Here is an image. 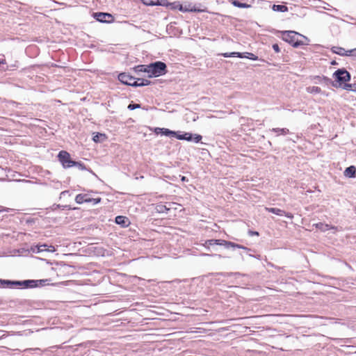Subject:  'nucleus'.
I'll list each match as a JSON object with an SVG mask.
<instances>
[{
	"label": "nucleus",
	"instance_id": "1",
	"mask_svg": "<svg viewBox=\"0 0 356 356\" xmlns=\"http://www.w3.org/2000/svg\"><path fill=\"white\" fill-rule=\"evenodd\" d=\"M47 280H26L23 282L19 281H10V280H0V287L3 288H15V287H33L38 286V282L42 284V282H45Z\"/></svg>",
	"mask_w": 356,
	"mask_h": 356
},
{
	"label": "nucleus",
	"instance_id": "2",
	"mask_svg": "<svg viewBox=\"0 0 356 356\" xmlns=\"http://www.w3.org/2000/svg\"><path fill=\"white\" fill-rule=\"evenodd\" d=\"M299 38H302L305 40H307V38L296 31H284L282 32V38L285 42L291 44L294 47H298L300 45L305 44V42L299 39Z\"/></svg>",
	"mask_w": 356,
	"mask_h": 356
},
{
	"label": "nucleus",
	"instance_id": "3",
	"mask_svg": "<svg viewBox=\"0 0 356 356\" xmlns=\"http://www.w3.org/2000/svg\"><path fill=\"white\" fill-rule=\"evenodd\" d=\"M333 77L334 78L333 86L334 87H341L343 85L347 84L346 82L350 80V75L346 70L340 69L333 74Z\"/></svg>",
	"mask_w": 356,
	"mask_h": 356
},
{
	"label": "nucleus",
	"instance_id": "4",
	"mask_svg": "<svg viewBox=\"0 0 356 356\" xmlns=\"http://www.w3.org/2000/svg\"><path fill=\"white\" fill-rule=\"evenodd\" d=\"M149 67V77H157L166 73V65L161 61L151 63Z\"/></svg>",
	"mask_w": 356,
	"mask_h": 356
},
{
	"label": "nucleus",
	"instance_id": "5",
	"mask_svg": "<svg viewBox=\"0 0 356 356\" xmlns=\"http://www.w3.org/2000/svg\"><path fill=\"white\" fill-rule=\"evenodd\" d=\"M58 160L65 168H70L75 164V161L70 158V154L66 151H60L58 155Z\"/></svg>",
	"mask_w": 356,
	"mask_h": 356
},
{
	"label": "nucleus",
	"instance_id": "6",
	"mask_svg": "<svg viewBox=\"0 0 356 356\" xmlns=\"http://www.w3.org/2000/svg\"><path fill=\"white\" fill-rule=\"evenodd\" d=\"M75 201L78 204L92 202L93 204H96L101 201V198L91 199L88 197L87 194H79L76 196Z\"/></svg>",
	"mask_w": 356,
	"mask_h": 356
},
{
	"label": "nucleus",
	"instance_id": "7",
	"mask_svg": "<svg viewBox=\"0 0 356 356\" xmlns=\"http://www.w3.org/2000/svg\"><path fill=\"white\" fill-rule=\"evenodd\" d=\"M222 56L224 57L238 56V57H240V58H249V59L253 60H257V56H255L254 54H253L252 53H248V52L245 53V55H243V54L239 53V52H232L230 54L225 53V54H222Z\"/></svg>",
	"mask_w": 356,
	"mask_h": 356
},
{
	"label": "nucleus",
	"instance_id": "8",
	"mask_svg": "<svg viewBox=\"0 0 356 356\" xmlns=\"http://www.w3.org/2000/svg\"><path fill=\"white\" fill-rule=\"evenodd\" d=\"M118 79L122 83L132 86V83L134 81L135 78L126 73H121L118 76Z\"/></svg>",
	"mask_w": 356,
	"mask_h": 356
},
{
	"label": "nucleus",
	"instance_id": "9",
	"mask_svg": "<svg viewBox=\"0 0 356 356\" xmlns=\"http://www.w3.org/2000/svg\"><path fill=\"white\" fill-rule=\"evenodd\" d=\"M265 209L266 211H268V212L273 213L277 216H284V215L285 216H286L287 218H291V219L293 218V216L291 213H286L284 211L281 210L277 208L266 207Z\"/></svg>",
	"mask_w": 356,
	"mask_h": 356
},
{
	"label": "nucleus",
	"instance_id": "10",
	"mask_svg": "<svg viewBox=\"0 0 356 356\" xmlns=\"http://www.w3.org/2000/svg\"><path fill=\"white\" fill-rule=\"evenodd\" d=\"M97 20L101 22H108L112 19V15L105 13H97L95 14Z\"/></svg>",
	"mask_w": 356,
	"mask_h": 356
},
{
	"label": "nucleus",
	"instance_id": "11",
	"mask_svg": "<svg viewBox=\"0 0 356 356\" xmlns=\"http://www.w3.org/2000/svg\"><path fill=\"white\" fill-rule=\"evenodd\" d=\"M176 204L174 202L168 203V204H159L156 206V211L159 213H167L172 209V206H175Z\"/></svg>",
	"mask_w": 356,
	"mask_h": 356
},
{
	"label": "nucleus",
	"instance_id": "12",
	"mask_svg": "<svg viewBox=\"0 0 356 356\" xmlns=\"http://www.w3.org/2000/svg\"><path fill=\"white\" fill-rule=\"evenodd\" d=\"M218 245H223V246H225L227 248H240V249H245V248L243 246L241 245L236 244V243H234L233 242L227 241H225V240H220V242L218 243Z\"/></svg>",
	"mask_w": 356,
	"mask_h": 356
},
{
	"label": "nucleus",
	"instance_id": "13",
	"mask_svg": "<svg viewBox=\"0 0 356 356\" xmlns=\"http://www.w3.org/2000/svg\"><path fill=\"white\" fill-rule=\"evenodd\" d=\"M115 222L125 227L129 225V220L127 217L118 216L115 218Z\"/></svg>",
	"mask_w": 356,
	"mask_h": 356
},
{
	"label": "nucleus",
	"instance_id": "14",
	"mask_svg": "<svg viewBox=\"0 0 356 356\" xmlns=\"http://www.w3.org/2000/svg\"><path fill=\"white\" fill-rule=\"evenodd\" d=\"M156 132L157 134L161 133L167 136L175 137V136H177V133L175 131H170V130H169L168 129H165V128H157L156 129Z\"/></svg>",
	"mask_w": 356,
	"mask_h": 356
},
{
	"label": "nucleus",
	"instance_id": "15",
	"mask_svg": "<svg viewBox=\"0 0 356 356\" xmlns=\"http://www.w3.org/2000/svg\"><path fill=\"white\" fill-rule=\"evenodd\" d=\"M315 226L317 229H320L322 232H325L328 229H334V230L337 229V227H332L328 224H324L322 222L315 224Z\"/></svg>",
	"mask_w": 356,
	"mask_h": 356
},
{
	"label": "nucleus",
	"instance_id": "16",
	"mask_svg": "<svg viewBox=\"0 0 356 356\" xmlns=\"http://www.w3.org/2000/svg\"><path fill=\"white\" fill-rule=\"evenodd\" d=\"M356 168L353 165L348 167L344 171V175L347 177H354L355 176Z\"/></svg>",
	"mask_w": 356,
	"mask_h": 356
},
{
	"label": "nucleus",
	"instance_id": "17",
	"mask_svg": "<svg viewBox=\"0 0 356 356\" xmlns=\"http://www.w3.org/2000/svg\"><path fill=\"white\" fill-rule=\"evenodd\" d=\"M175 137L179 140H186L188 141L193 140V134L190 133H185L184 134H177Z\"/></svg>",
	"mask_w": 356,
	"mask_h": 356
},
{
	"label": "nucleus",
	"instance_id": "18",
	"mask_svg": "<svg viewBox=\"0 0 356 356\" xmlns=\"http://www.w3.org/2000/svg\"><path fill=\"white\" fill-rule=\"evenodd\" d=\"M149 65H140L136 66L134 70L136 72H147L149 74Z\"/></svg>",
	"mask_w": 356,
	"mask_h": 356
},
{
	"label": "nucleus",
	"instance_id": "19",
	"mask_svg": "<svg viewBox=\"0 0 356 356\" xmlns=\"http://www.w3.org/2000/svg\"><path fill=\"white\" fill-rule=\"evenodd\" d=\"M271 131L277 133V135H286L289 133V130L286 128H273L270 130Z\"/></svg>",
	"mask_w": 356,
	"mask_h": 356
},
{
	"label": "nucleus",
	"instance_id": "20",
	"mask_svg": "<svg viewBox=\"0 0 356 356\" xmlns=\"http://www.w3.org/2000/svg\"><path fill=\"white\" fill-rule=\"evenodd\" d=\"M106 138V135L104 134H100V133H97L94 136H93V140L96 143L97 142H102L104 140H105Z\"/></svg>",
	"mask_w": 356,
	"mask_h": 356
},
{
	"label": "nucleus",
	"instance_id": "21",
	"mask_svg": "<svg viewBox=\"0 0 356 356\" xmlns=\"http://www.w3.org/2000/svg\"><path fill=\"white\" fill-rule=\"evenodd\" d=\"M273 10L279 12H286L288 10V8L284 5H273Z\"/></svg>",
	"mask_w": 356,
	"mask_h": 356
},
{
	"label": "nucleus",
	"instance_id": "22",
	"mask_svg": "<svg viewBox=\"0 0 356 356\" xmlns=\"http://www.w3.org/2000/svg\"><path fill=\"white\" fill-rule=\"evenodd\" d=\"M220 240H217V239L207 240L205 241L204 246L209 248L211 245H218V243H220Z\"/></svg>",
	"mask_w": 356,
	"mask_h": 356
},
{
	"label": "nucleus",
	"instance_id": "23",
	"mask_svg": "<svg viewBox=\"0 0 356 356\" xmlns=\"http://www.w3.org/2000/svg\"><path fill=\"white\" fill-rule=\"evenodd\" d=\"M232 4L238 8H248V7H250V5L243 3H241L236 0H233L232 1Z\"/></svg>",
	"mask_w": 356,
	"mask_h": 356
},
{
	"label": "nucleus",
	"instance_id": "24",
	"mask_svg": "<svg viewBox=\"0 0 356 356\" xmlns=\"http://www.w3.org/2000/svg\"><path fill=\"white\" fill-rule=\"evenodd\" d=\"M307 91L309 93H320L321 88L317 86H310L307 88Z\"/></svg>",
	"mask_w": 356,
	"mask_h": 356
},
{
	"label": "nucleus",
	"instance_id": "25",
	"mask_svg": "<svg viewBox=\"0 0 356 356\" xmlns=\"http://www.w3.org/2000/svg\"><path fill=\"white\" fill-rule=\"evenodd\" d=\"M332 51H333V52H334V53H336L337 54H339V55L345 54V51H346L343 48L339 47H333Z\"/></svg>",
	"mask_w": 356,
	"mask_h": 356
},
{
	"label": "nucleus",
	"instance_id": "26",
	"mask_svg": "<svg viewBox=\"0 0 356 356\" xmlns=\"http://www.w3.org/2000/svg\"><path fill=\"white\" fill-rule=\"evenodd\" d=\"M47 245H46V244L38 245L35 247L36 252H42V251H47ZM33 252H35V249H33Z\"/></svg>",
	"mask_w": 356,
	"mask_h": 356
},
{
	"label": "nucleus",
	"instance_id": "27",
	"mask_svg": "<svg viewBox=\"0 0 356 356\" xmlns=\"http://www.w3.org/2000/svg\"><path fill=\"white\" fill-rule=\"evenodd\" d=\"M343 88L348 90L356 92V84H345Z\"/></svg>",
	"mask_w": 356,
	"mask_h": 356
},
{
	"label": "nucleus",
	"instance_id": "28",
	"mask_svg": "<svg viewBox=\"0 0 356 356\" xmlns=\"http://www.w3.org/2000/svg\"><path fill=\"white\" fill-rule=\"evenodd\" d=\"M156 2L154 3V6H168V4L167 3V0H156Z\"/></svg>",
	"mask_w": 356,
	"mask_h": 356
},
{
	"label": "nucleus",
	"instance_id": "29",
	"mask_svg": "<svg viewBox=\"0 0 356 356\" xmlns=\"http://www.w3.org/2000/svg\"><path fill=\"white\" fill-rule=\"evenodd\" d=\"M133 86H143V79H134V81L133 82Z\"/></svg>",
	"mask_w": 356,
	"mask_h": 356
},
{
	"label": "nucleus",
	"instance_id": "30",
	"mask_svg": "<svg viewBox=\"0 0 356 356\" xmlns=\"http://www.w3.org/2000/svg\"><path fill=\"white\" fill-rule=\"evenodd\" d=\"M202 139V136L199 134H194L193 135V140H194L195 143H199Z\"/></svg>",
	"mask_w": 356,
	"mask_h": 356
},
{
	"label": "nucleus",
	"instance_id": "31",
	"mask_svg": "<svg viewBox=\"0 0 356 356\" xmlns=\"http://www.w3.org/2000/svg\"><path fill=\"white\" fill-rule=\"evenodd\" d=\"M73 166H76V167L79 168L81 170H84L85 169V166L83 165V164L80 163V162L75 161V164H73Z\"/></svg>",
	"mask_w": 356,
	"mask_h": 356
},
{
	"label": "nucleus",
	"instance_id": "32",
	"mask_svg": "<svg viewBox=\"0 0 356 356\" xmlns=\"http://www.w3.org/2000/svg\"><path fill=\"white\" fill-rule=\"evenodd\" d=\"M140 104H130L129 106H128V108L130 109V110H134L135 108H140Z\"/></svg>",
	"mask_w": 356,
	"mask_h": 356
},
{
	"label": "nucleus",
	"instance_id": "33",
	"mask_svg": "<svg viewBox=\"0 0 356 356\" xmlns=\"http://www.w3.org/2000/svg\"><path fill=\"white\" fill-rule=\"evenodd\" d=\"M142 2L147 6H154V3L152 2V0H141Z\"/></svg>",
	"mask_w": 356,
	"mask_h": 356
},
{
	"label": "nucleus",
	"instance_id": "34",
	"mask_svg": "<svg viewBox=\"0 0 356 356\" xmlns=\"http://www.w3.org/2000/svg\"><path fill=\"white\" fill-rule=\"evenodd\" d=\"M47 251L53 252L56 251V248L53 245H49V246L47 245Z\"/></svg>",
	"mask_w": 356,
	"mask_h": 356
},
{
	"label": "nucleus",
	"instance_id": "35",
	"mask_svg": "<svg viewBox=\"0 0 356 356\" xmlns=\"http://www.w3.org/2000/svg\"><path fill=\"white\" fill-rule=\"evenodd\" d=\"M273 49L277 53L280 52V47L277 44H274L273 45Z\"/></svg>",
	"mask_w": 356,
	"mask_h": 356
},
{
	"label": "nucleus",
	"instance_id": "36",
	"mask_svg": "<svg viewBox=\"0 0 356 356\" xmlns=\"http://www.w3.org/2000/svg\"><path fill=\"white\" fill-rule=\"evenodd\" d=\"M348 52H349L348 55L356 56V48L354 49L350 50Z\"/></svg>",
	"mask_w": 356,
	"mask_h": 356
},
{
	"label": "nucleus",
	"instance_id": "37",
	"mask_svg": "<svg viewBox=\"0 0 356 356\" xmlns=\"http://www.w3.org/2000/svg\"><path fill=\"white\" fill-rule=\"evenodd\" d=\"M143 86H148L150 83V81L147 79H143Z\"/></svg>",
	"mask_w": 356,
	"mask_h": 356
},
{
	"label": "nucleus",
	"instance_id": "38",
	"mask_svg": "<svg viewBox=\"0 0 356 356\" xmlns=\"http://www.w3.org/2000/svg\"><path fill=\"white\" fill-rule=\"evenodd\" d=\"M6 60H0V64H5Z\"/></svg>",
	"mask_w": 356,
	"mask_h": 356
},
{
	"label": "nucleus",
	"instance_id": "39",
	"mask_svg": "<svg viewBox=\"0 0 356 356\" xmlns=\"http://www.w3.org/2000/svg\"><path fill=\"white\" fill-rule=\"evenodd\" d=\"M186 177H182V178H181V180H182V181H186Z\"/></svg>",
	"mask_w": 356,
	"mask_h": 356
},
{
	"label": "nucleus",
	"instance_id": "40",
	"mask_svg": "<svg viewBox=\"0 0 356 356\" xmlns=\"http://www.w3.org/2000/svg\"><path fill=\"white\" fill-rule=\"evenodd\" d=\"M179 10H183V9H182V6H179Z\"/></svg>",
	"mask_w": 356,
	"mask_h": 356
},
{
	"label": "nucleus",
	"instance_id": "41",
	"mask_svg": "<svg viewBox=\"0 0 356 356\" xmlns=\"http://www.w3.org/2000/svg\"><path fill=\"white\" fill-rule=\"evenodd\" d=\"M197 11H199V12H203V11H204V10H197Z\"/></svg>",
	"mask_w": 356,
	"mask_h": 356
},
{
	"label": "nucleus",
	"instance_id": "42",
	"mask_svg": "<svg viewBox=\"0 0 356 356\" xmlns=\"http://www.w3.org/2000/svg\"><path fill=\"white\" fill-rule=\"evenodd\" d=\"M258 234H259L258 232H254V235H258Z\"/></svg>",
	"mask_w": 356,
	"mask_h": 356
},
{
	"label": "nucleus",
	"instance_id": "43",
	"mask_svg": "<svg viewBox=\"0 0 356 356\" xmlns=\"http://www.w3.org/2000/svg\"><path fill=\"white\" fill-rule=\"evenodd\" d=\"M152 2H153V3H156V0H152Z\"/></svg>",
	"mask_w": 356,
	"mask_h": 356
},
{
	"label": "nucleus",
	"instance_id": "44",
	"mask_svg": "<svg viewBox=\"0 0 356 356\" xmlns=\"http://www.w3.org/2000/svg\"><path fill=\"white\" fill-rule=\"evenodd\" d=\"M65 193H66V191H63L61 194H64Z\"/></svg>",
	"mask_w": 356,
	"mask_h": 356
}]
</instances>
